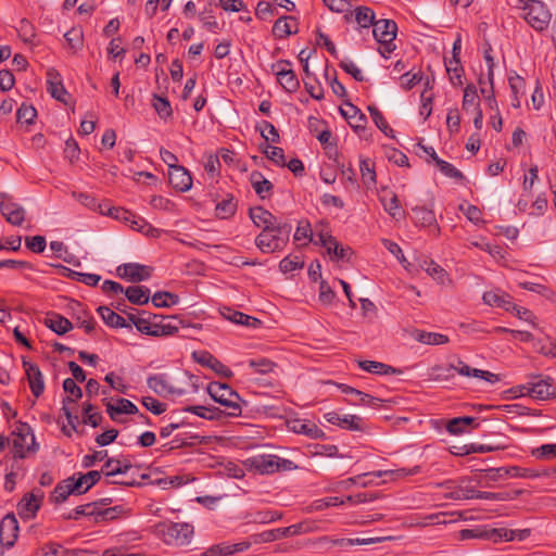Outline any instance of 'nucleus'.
Masks as SVG:
<instances>
[{
    "label": "nucleus",
    "instance_id": "f257e3e1",
    "mask_svg": "<svg viewBox=\"0 0 556 556\" xmlns=\"http://www.w3.org/2000/svg\"><path fill=\"white\" fill-rule=\"evenodd\" d=\"M210 396L222 406L225 407V413L229 417H238L242 413L240 403L241 396L227 383L213 381L206 387Z\"/></svg>",
    "mask_w": 556,
    "mask_h": 556
},
{
    "label": "nucleus",
    "instance_id": "f03ea898",
    "mask_svg": "<svg viewBox=\"0 0 556 556\" xmlns=\"http://www.w3.org/2000/svg\"><path fill=\"white\" fill-rule=\"evenodd\" d=\"M245 465L256 473L271 475L279 471L295 470L298 466L290 459L277 455H255L245 460Z\"/></svg>",
    "mask_w": 556,
    "mask_h": 556
},
{
    "label": "nucleus",
    "instance_id": "7ed1b4c3",
    "mask_svg": "<svg viewBox=\"0 0 556 556\" xmlns=\"http://www.w3.org/2000/svg\"><path fill=\"white\" fill-rule=\"evenodd\" d=\"M292 226L290 224L276 226L275 229L261 231L255 238V245L263 253L281 251L289 242Z\"/></svg>",
    "mask_w": 556,
    "mask_h": 556
},
{
    "label": "nucleus",
    "instance_id": "20e7f679",
    "mask_svg": "<svg viewBox=\"0 0 556 556\" xmlns=\"http://www.w3.org/2000/svg\"><path fill=\"white\" fill-rule=\"evenodd\" d=\"M522 3L521 16L535 30H544L552 18V14L545 3L539 0H519Z\"/></svg>",
    "mask_w": 556,
    "mask_h": 556
},
{
    "label": "nucleus",
    "instance_id": "39448f33",
    "mask_svg": "<svg viewBox=\"0 0 556 556\" xmlns=\"http://www.w3.org/2000/svg\"><path fill=\"white\" fill-rule=\"evenodd\" d=\"M163 541L167 545L184 546L190 543L193 527L187 522H168L159 526Z\"/></svg>",
    "mask_w": 556,
    "mask_h": 556
},
{
    "label": "nucleus",
    "instance_id": "423d86ee",
    "mask_svg": "<svg viewBox=\"0 0 556 556\" xmlns=\"http://www.w3.org/2000/svg\"><path fill=\"white\" fill-rule=\"evenodd\" d=\"M12 435L14 458H24L28 453L37 452L38 444L36 443L35 435L27 424L20 422L16 429L12 432Z\"/></svg>",
    "mask_w": 556,
    "mask_h": 556
},
{
    "label": "nucleus",
    "instance_id": "0eeeda50",
    "mask_svg": "<svg viewBox=\"0 0 556 556\" xmlns=\"http://www.w3.org/2000/svg\"><path fill=\"white\" fill-rule=\"evenodd\" d=\"M318 530L316 521L306 520L286 528H277L262 532L258 536L262 542H273L282 538L294 536Z\"/></svg>",
    "mask_w": 556,
    "mask_h": 556
},
{
    "label": "nucleus",
    "instance_id": "6e6552de",
    "mask_svg": "<svg viewBox=\"0 0 556 556\" xmlns=\"http://www.w3.org/2000/svg\"><path fill=\"white\" fill-rule=\"evenodd\" d=\"M397 25L392 20H380L374 24L372 34L375 39L381 45L383 50L380 53H391L395 50L394 39L396 37Z\"/></svg>",
    "mask_w": 556,
    "mask_h": 556
},
{
    "label": "nucleus",
    "instance_id": "1a4fd4ad",
    "mask_svg": "<svg viewBox=\"0 0 556 556\" xmlns=\"http://www.w3.org/2000/svg\"><path fill=\"white\" fill-rule=\"evenodd\" d=\"M271 68L277 76V81L287 92L293 93L300 88V81L289 61L280 60L273 64Z\"/></svg>",
    "mask_w": 556,
    "mask_h": 556
},
{
    "label": "nucleus",
    "instance_id": "9d476101",
    "mask_svg": "<svg viewBox=\"0 0 556 556\" xmlns=\"http://www.w3.org/2000/svg\"><path fill=\"white\" fill-rule=\"evenodd\" d=\"M523 394L539 401L551 400L556 396V386L549 377L541 378L535 382H528L522 386Z\"/></svg>",
    "mask_w": 556,
    "mask_h": 556
},
{
    "label": "nucleus",
    "instance_id": "9b49d317",
    "mask_svg": "<svg viewBox=\"0 0 556 556\" xmlns=\"http://www.w3.org/2000/svg\"><path fill=\"white\" fill-rule=\"evenodd\" d=\"M148 387L161 396H181L186 393L182 388H177L172 384L164 374L152 375L147 380Z\"/></svg>",
    "mask_w": 556,
    "mask_h": 556
},
{
    "label": "nucleus",
    "instance_id": "f8f14e48",
    "mask_svg": "<svg viewBox=\"0 0 556 556\" xmlns=\"http://www.w3.org/2000/svg\"><path fill=\"white\" fill-rule=\"evenodd\" d=\"M0 211L5 220L13 226H21L25 219L26 212L24 207L14 202L11 195L3 194Z\"/></svg>",
    "mask_w": 556,
    "mask_h": 556
},
{
    "label": "nucleus",
    "instance_id": "ddd939ff",
    "mask_svg": "<svg viewBox=\"0 0 556 556\" xmlns=\"http://www.w3.org/2000/svg\"><path fill=\"white\" fill-rule=\"evenodd\" d=\"M249 216L253 224L262 228V231L265 230H273L276 228V226L287 225L288 223L282 222L278 217H276L274 214H271L269 211L265 210L262 206L252 207L249 211Z\"/></svg>",
    "mask_w": 556,
    "mask_h": 556
},
{
    "label": "nucleus",
    "instance_id": "4468645a",
    "mask_svg": "<svg viewBox=\"0 0 556 556\" xmlns=\"http://www.w3.org/2000/svg\"><path fill=\"white\" fill-rule=\"evenodd\" d=\"M192 358L200 365L211 368L217 375L224 378L232 377V371L218 361L213 354L207 351H195L192 353Z\"/></svg>",
    "mask_w": 556,
    "mask_h": 556
},
{
    "label": "nucleus",
    "instance_id": "2eb2a0df",
    "mask_svg": "<svg viewBox=\"0 0 556 556\" xmlns=\"http://www.w3.org/2000/svg\"><path fill=\"white\" fill-rule=\"evenodd\" d=\"M23 368L25 370L29 389L35 397H39L45 391V380L38 365L23 357Z\"/></svg>",
    "mask_w": 556,
    "mask_h": 556
},
{
    "label": "nucleus",
    "instance_id": "dca6fc26",
    "mask_svg": "<svg viewBox=\"0 0 556 556\" xmlns=\"http://www.w3.org/2000/svg\"><path fill=\"white\" fill-rule=\"evenodd\" d=\"M117 275L131 282H140L150 278L151 268L138 263H127L117 267Z\"/></svg>",
    "mask_w": 556,
    "mask_h": 556
},
{
    "label": "nucleus",
    "instance_id": "f3484780",
    "mask_svg": "<svg viewBox=\"0 0 556 556\" xmlns=\"http://www.w3.org/2000/svg\"><path fill=\"white\" fill-rule=\"evenodd\" d=\"M42 497L43 493L40 490L26 494L17 504L18 515L23 519L34 518L40 508Z\"/></svg>",
    "mask_w": 556,
    "mask_h": 556
},
{
    "label": "nucleus",
    "instance_id": "a211bd4d",
    "mask_svg": "<svg viewBox=\"0 0 556 556\" xmlns=\"http://www.w3.org/2000/svg\"><path fill=\"white\" fill-rule=\"evenodd\" d=\"M18 522L13 514L4 516L0 522V543L12 547L17 539Z\"/></svg>",
    "mask_w": 556,
    "mask_h": 556
},
{
    "label": "nucleus",
    "instance_id": "6ab92c4d",
    "mask_svg": "<svg viewBox=\"0 0 556 556\" xmlns=\"http://www.w3.org/2000/svg\"><path fill=\"white\" fill-rule=\"evenodd\" d=\"M420 472V466H414L413 468H399L395 470H379L376 472H369L359 475L353 478H349L345 481H343V484H345V488H349L352 484H357L359 480L364 477L374 476L376 478H381L383 476H392L394 478H405L409 476H414Z\"/></svg>",
    "mask_w": 556,
    "mask_h": 556
},
{
    "label": "nucleus",
    "instance_id": "aec40b11",
    "mask_svg": "<svg viewBox=\"0 0 556 556\" xmlns=\"http://www.w3.org/2000/svg\"><path fill=\"white\" fill-rule=\"evenodd\" d=\"M168 181L179 192H186L192 187V177L181 165L168 169Z\"/></svg>",
    "mask_w": 556,
    "mask_h": 556
},
{
    "label": "nucleus",
    "instance_id": "412c9836",
    "mask_svg": "<svg viewBox=\"0 0 556 556\" xmlns=\"http://www.w3.org/2000/svg\"><path fill=\"white\" fill-rule=\"evenodd\" d=\"M340 112L355 131L365 130L367 117L353 103L345 102L343 106L340 108Z\"/></svg>",
    "mask_w": 556,
    "mask_h": 556
},
{
    "label": "nucleus",
    "instance_id": "4be33fe9",
    "mask_svg": "<svg viewBox=\"0 0 556 556\" xmlns=\"http://www.w3.org/2000/svg\"><path fill=\"white\" fill-rule=\"evenodd\" d=\"M325 419L331 424L339 426L345 430H362L363 420L356 415H343L336 412H329L324 415Z\"/></svg>",
    "mask_w": 556,
    "mask_h": 556
},
{
    "label": "nucleus",
    "instance_id": "5701e85b",
    "mask_svg": "<svg viewBox=\"0 0 556 556\" xmlns=\"http://www.w3.org/2000/svg\"><path fill=\"white\" fill-rule=\"evenodd\" d=\"M299 31V23L294 16L279 17L273 25V35L277 39H285Z\"/></svg>",
    "mask_w": 556,
    "mask_h": 556
},
{
    "label": "nucleus",
    "instance_id": "b1692460",
    "mask_svg": "<svg viewBox=\"0 0 556 556\" xmlns=\"http://www.w3.org/2000/svg\"><path fill=\"white\" fill-rule=\"evenodd\" d=\"M482 300L484 304L489 306H495L504 308L509 312L510 308H515V303L509 294L501 290H491L483 293Z\"/></svg>",
    "mask_w": 556,
    "mask_h": 556
},
{
    "label": "nucleus",
    "instance_id": "393cba45",
    "mask_svg": "<svg viewBox=\"0 0 556 556\" xmlns=\"http://www.w3.org/2000/svg\"><path fill=\"white\" fill-rule=\"evenodd\" d=\"M71 494H79V482L74 483V477H70L56 484L51 494V501L60 504L65 502Z\"/></svg>",
    "mask_w": 556,
    "mask_h": 556
},
{
    "label": "nucleus",
    "instance_id": "a878e982",
    "mask_svg": "<svg viewBox=\"0 0 556 556\" xmlns=\"http://www.w3.org/2000/svg\"><path fill=\"white\" fill-rule=\"evenodd\" d=\"M47 90L58 101L65 102V96L67 91L65 90L61 75L54 68H49L47 71Z\"/></svg>",
    "mask_w": 556,
    "mask_h": 556
},
{
    "label": "nucleus",
    "instance_id": "bb28decb",
    "mask_svg": "<svg viewBox=\"0 0 556 556\" xmlns=\"http://www.w3.org/2000/svg\"><path fill=\"white\" fill-rule=\"evenodd\" d=\"M450 369H455V371H457L460 376L480 378L490 383H495L500 380V377L491 371L471 368L463 361H458L457 366L451 365Z\"/></svg>",
    "mask_w": 556,
    "mask_h": 556
},
{
    "label": "nucleus",
    "instance_id": "cd10ccee",
    "mask_svg": "<svg viewBox=\"0 0 556 556\" xmlns=\"http://www.w3.org/2000/svg\"><path fill=\"white\" fill-rule=\"evenodd\" d=\"M132 467V464L129 458L122 457V458H109L105 464L102 466L101 472L106 477H114L117 475L126 473L130 468Z\"/></svg>",
    "mask_w": 556,
    "mask_h": 556
},
{
    "label": "nucleus",
    "instance_id": "c85d7f7f",
    "mask_svg": "<svg viewBox=\"0 0 556 556\" xmlns=\"http://www.w3.org/2000/svg\"><path fill=\"white\" fill-rule=\"evenodd\" d=\"M220 314L225 319H227L233 324H237V325H243V326H248V327H252V328H256L261 325L260 319L252 317L250 315H247L242 312L235 311L229 307H224L220 311Z\"/></svg>",
    "mask_w": 556,
    "mask_h": 556
},
{
    "label": "nucleus",
    "instance_id": "c756f323",
    "mask_svg": "<svg viewBox=\"0 0 556 556\" xmlns=\"http://www.w3.org/2000/svg\"><path fill=\"white\" fill-rule=\"evenodd\" d=\"M105 405L110 418L114 421H119L117 416L121 414L135 415L138 413L137 406L131 401L123 397L117 400L116 405H113L110 402Z\"/></svg>",
    "mask_w": 556,
    "mask_h": 556
},
{
    "label": "nucleus",
    "instance_id": "7c9ffc66",
    "mask_svg": "<svg viewBox=\"0 0 556 556\" xmlns=\"http://www.w3.org/2000/svg\"><path fill=\"white\" fill-rule=\"evenodd\" d=\"M380 202L383 205L384 211L393 218L403 216L404 212L401 208L400 200L394 192L390 190H383L382 194L380 195Z\"/></svg>",
    "mask_w": 556,
    "mask_h": 556
},
{
    "label": "nucleus",
    "instance_id": "2f4dec72",
    "mask_svg": "<svg viewBox=\"0 0 556 556\" xmlns=\"http://www.w3.org/2000/svg\"><path fill=\"white\" fill-rule=\"evenodd\" d=\"M359 368L375 375H400L402 370L376 361H359Z\"/></svg>",
    "mask_w": 556,
    "mask_h": 556
},
{
    "label": "nucleus",
    "instance_id": "473e14b6",
    "mask_svg": "<svg viewBox=\"0 0 556 556\" xmlns=\"http://www.w3.org/2000/svg\"><path fill=\"white\" fill-rule=\"evenodd\" d=\"M413 338L424 344L428 345H443L450 342L447 336L438 332H428L425 330H415Z\"/></svg>",
    "mask_w": 556,
    "mask_h": 556
},
{
    "label": "nucleus",
    "instance_id": "72a5a7b5",
    "mask_svg": "<svg viewBox=\"0 0 556 556\" xmlns=\"http://www.w3.org/2000/svg\"><path fill=\"white\" fill-rule=\"evenodd\" d=\"M250 181L256 194L262 199L268 197L274 188L273 184L260 172H252L250 175Z\"/></svg>",
    "mask_w": 556,
    "mask_h": 556
},
{
    "label": "nucleus",
    "instance_id": "f704fd0d",
    "mask_svg": "<svg viewBox=\"0 0 556 556\" xmlns=\"http://www.w3.org/2000/svg\"><path fill=\"white\" fill-rule=\"evenodd\" d=\"M237 201L232 194H227L225 199L220 200L215 205V215L218 218L226 219L236 214Z\"/></svg>",
    "mask_w": 556,
    "mask_h": 556
},
{
    "label": "nucleus",
    "instance_id": "c9c22d12",
    "mask_svg": "<svg viewBox=\"0 0 556 556\" xmlns=\"http://www.w3.org/2000/svg\"><path fill=\"white\" fill-rule=\"evenodd\" d=\"M97 312L101 316L102 320L112 328H125L130 327L124 317L112 311L108 306H99Z\"/></svg>",
    "mask_w": 556,
    "mask_h": 556
},
{
    "label": "nucleus",
    "instance_id": "e433bc0d",
    "mask_svg": "<svg viewBox=\"0 0 556 556\" xmlns=\"http://www.w3.org/2000/svg\"><path fill=\"white\" fill-rule=\"evenodd\" d=\"M505 473H508L509 477H513V478H525V479H535V478L549 476V472L547 470H538V469L519 467V466L507 467V470L505 471Z\"/></svg>",
    "mask_w": 556,
    "mask_h": 556
},
{
    "label": "nucleus",
    "instance_id": "4c0bfd02",
    "mask_svg": "<svg viewBox=\"0 0 556 556\" xmlns=\"http://www.w3.org/2000/svg\"><path fill=\"white\" fill-rule=\"evenodd\" d=\"M128 301L136 305H143L149 302L150 290L143 286L128 287L124 290Z\"/></svg>",
    "mask_w": 556,
    "mask_h": 556
},
{
    "label": "nucleus",
    "instance_id": "58836bf2",
    "mask_svg": "<svg viewBox=\"0 0 556 556\" xmlns=\"http://www.w3.org/2000/svg\"><path fill=\"white\" fill-rule=\"evenodd\" d=\"M101 470H91L87 473H78V478L74 477V483L79 482V494L86 493L101 479Z\"/></svg>",
    "mask_w": 556,
    "mask_h": 556
},
{
    "label": "nucleus",
    "instance_id": "ea45409f",
    "mask_svg": "<svg viewBox=\"0 0 556 556\" xmlns=\"http://www.w3.org/2000/svg\"><path fill=\"white\" fill-rule=\"evenodd\" d=\"M46 325L58 334H64L73 328L72 323L59 314H53L51 317H48Z\"/></svg>",
    "mask_w": 556,
    "mask_h": 556
},
{
    "label": "nucleus",
    "instance_id": "a19ab883",
    "mask_svg": "<svg viewBox=\"0 0 556 556\" xmlns=\"http://www.w3.org/2000/svg\"><path fill=\"white\" fill-rule=\"evenodd\" d=\"M292 430L296 433L305 434L312 439H318L324 435L323 430L319 429L315 424L305 422L302 420H295L293 422Z\"/></svg>",
    "mask_w": 556,
    "mask_h": 556
},
{
    "label": "nucleus",
    "instance_id": "79ce46f5",
    "mask_svg": "<svg viewBox=\"0 0 556 556\" xmlns=\"http://www.w3.org/2000/svg\"><path fill=\"white\" fill-rule=\"evenodd\" d=\"M321 542H330L333 545L340 546H352V545H368L381 542V538H370V539H330L328 536H323L319 539Z\"/></svg>",
    "mask_w": 556,
    "mask_h": 556
},
{
    "label": "nucleus",
    "instance_id": "37998d69",
    "mask_svg": "<svg viewBox=\"0 0 556 556\" xmlns=\"http://www.w3.org/2000/svg\"><path fill=\"white\" fill-rule=\"evenodd\" d=\"M64 38L73 53H77L83 49L84 34L80 28L73 27L64 34Z\"/></svg>",
    "mask_w": 556,
    "mask_h": 556
},
{
    "label": "nucleus",
    "instance_id": "c03bdc74",
    "mask_svg": "<svg viewBox=\"0 0 556 556\" xmlns=\"http://www.w3.org/2000/svg\"><path fill=\"white\" fill-rule=\"evenodd\" d=\"M463 110L466 112L481 110L478 102L477 88L473 85H468L464 90Z\"/></svg>",
    "mask_w": 556,
    "mask_h": 556
},
{
    "label": "nucleus",
    "instance_id": "a18cd8bd",
    "mask_svg": "<svg viewBox=\"0 0 556 556\" xmlns=\"http://www.w3.org/2000/svg\"><path fill=\"white\" fill-rule=\"evenodd\" d=\"M445 67L447 73L451 75V81L454 85H462L464 68L460 64L459 58H451L448 60H445Z\"/></svg>",
    "mask_w": 556,
    "mask_h": 556
},
{
    "label": "nucleus",
    "instance_id": "49530a36",
    "mask_svg": "<svg viewBox=\"0 0 556 556\" xmlns=\"http://www.w3.org/2000/svg\"><path fill=\"white\" fill-rule=\"evenodd\" d=\"M179 296L167 291L155 292L152 296V303L156 307H170L178 304Z\"/></svg>",
    "mask_w": 556,
    "mask_h": 556
},
{
    "label": "nucleus",
    "instance_id": "de8ad7c7",
    "mask_svg": "<svg viewBox=\"0 0 556 556\" xmlns=\"http://www.w3.org/2000/svg\"><path fill=\"white\" fill-rule=\"evenodd\" d=\"M413 219L416 225L428 227L435 223L434 213L426 207L413 208Z\"/></svg>",
    "mask_w": 556,
    "mask_h": 556
},
{
    "label": "nucleus",
    "instance_id": "09e8293b",
    "mask_svg": "<svg viewBox=\"0 0 556 556\" xmlns=\"http://www.w3.org/2000/svg\"><path fill=\"white\" fill-rule=\"evenodd\" d=\"M421 267L430 275L433 279H435L439 283H445L448 280L447 274L444 268H442L439 264L430 261H424Z\"/></svg>",
    "mask_w": 556,
    "mask_h": 556
},
{
    "label": "nucleus",
    "instance_id": "8fccbe9b",
    "mask_svg": "<svg viewBox=\"0 0 556 556\" xmlns=\"http://www.w3.org/2000/svg\"><path fill=\"white\" fill-rule=\"evenodd\" d=\"M361 175L364 185L367 187L375 186L376 184V172L375 164L370 160H362L359 163Z\"/></svg>",
    "mask_w": 556,
    "mask_h": 556
},
{
    "label": "nucleus",
    "instance_id": "3c124183",
    "mask_svg": "<svg viewBox=\"0 0 556 556\" xmlns=\"http://www.w3.org/2000/svg\"><path fill=\"white\" fill-rule=\"evenodd\" d=\"M355 20L359 26L368 28L376 23L375 12L368 7H358L355 9Z\"/></svg>",
    "mask_w": 556,
    "mask_h": 556
},
{
    "label": "nucleus",
    "instance_id": "603ef678",
    "mask_svg": "<svg viewBox=\"0 0 556 556\" xmlns=\"http://www.w3.org/2000/svg\"><path fill=\"white\" fill-rule=\"evenodd\" d=\"M126 513L125 508L122 505H116L109 508L100 509L97 506V517L96 521H108V520H115L122 515Z\"/></svg>",
    "mask_w": 556,
    "mask_h": 556
},
{
    "label": "nucleus",
    "instance_id": "864d4df0",
    "mask_svg": "<svg viewBox=\"0 0 556 556\" xmlns=\"http://www.w3.org/2000/svg\"><path fill=\"white\" fill-rule=\"evenodd\" d=\"M344 504V500L338 496H330L315 500L309 506V511H320L328 507L340 506Z\"/></svg>",
    "mask_w": 556,
    "mask_h": 556
},
{
    "label": "nucleus",
    "instance_id": "5fc2aeb1",
    "mask_svg": "<svg viewBox=\"0 0 556 556\" xmlns=\"http://www.w3.org/2000/svg\"><path fill=\"white\" fill-rule=\"evenodd\" d=\"M369 114L376 126L386 135L393 137V129L389 127L384 116L376 106H368Z\"/></svg>",
    "mask_w": 556,
    "mask_h": 556
},
{
    "label": "nucleus",
    "instance_id": "6e6d98bb",
    "mask_svg": "<svg viewBox=\"0 0 556 556\" xmlns=\"http://www.w3.org/2000/svg\"><path fill=\"white\" fill-rule=\"evenodd\" d=\"M152 105L161 118L170 117L173 114L170 103L168 99L165 97L153 94Z\"/></svg>",
    "mask_w": 556,
    "mask_h": 556
},
{
    "label": "nucleus",
    "instance_id": "4d7b16f0",
    "mask_svg": "<svg viewBox=\"0 0 556 556\" xmlns=\"http://www.w3.org/2000/svg\"><path fill=\"white\" fill-rule=\"evenodd\" d=\"M63 389L70 395L65 397V403H75L83 396L81 389L76 384L75 380L72 378H66L63 381Z\"/></svg>",
    "mask_w": 556,
    "mask_h": 556
},
{
    "label": "nucleus",
    "instance_id": "13d9d810",
    "mask_svg": "<svg viewBox=\"0 0 556 556\" xmlns=\"http://www.w3.org/2000/svg\"><path fill=\"white\" fill-rule=\"evenodd\" d=\"M134 325L141 333L157 337V331L154 330L155 324L150 321V314L142 312L139 318L134 321Z\"/></svg>",
    "mask_w": 556,
    "mask_h": 556
},
{
    "label": "nucleus",
    "instance_id": "bf43d9fd",
    "mask_svg": "<svg viewBox=\"0 0 556 556\" xmlns=\"http://www.w3.org/2000/svg\"><path fill=\"white\" fill-rule=\"evenodd\" d=\"M97 505L98 502L88 503L85 505L77 506L72 513L66 516V519L77 520L81 516H93L97 517Z\"/></svg>",
    "mask_w": 556,
    "mask_h": 556
},
{
    "label": "nucleus",
    "instance_id": "052dcab7",
    "mask_svg": "<svg viewBox=\"0 0 556 556\" xmlns=\"http://www.w3.org/2000/svg\"><path fill=\"white\" fill-rule=\"evenodd\" d=\"M84 417L83 421L84 424L90 425L93 428H97L100 426L103 417L100 413L93 412V405L90 403H84Z\"/></svg>",
    "mask_w": 556,
    "mask_h": 556
},
{
    "label": "nucleus",
    "instance_id": "680f3d73",
    "mask_svg": "<svg viewBox=\"0 0 556 556\" xmlns=\"http://www.w3.org/2000/svg\"><path fill=\"white\" fill-rule=\"evenodd\" d=\"M535 350L544 356L556 357V340L552 338L539 340L535 344Z\"/></svg>",
    "mask_w": 556,
    "mask_h": 556
},
{
    "label": "nucleus",
    "instance_id": "e2e57ef3",
    "mask_svg": "<svg viewBox=\"0 0 556 556\" xmlns=\"http://www.w3.org/2000/svg\"><path fill=\"white\" fill-rule=\"evenodd\" d=\"M249 366L258 374H268L274 370L276 364L268 358L260 357L250 359Z\"/></svg>",
    "mask_w": 556,
    "mask_h": 556
},
{
    "label": "nucleus",
    "instance_id": "0e129e2a",
    "mask_svg": "<svg viewBox=\"0 0 556 556\" xmlns=\"http://www.w3.org/2000/svg\"><path fill=\"white\" fill-rule=\"evenodd\" d=\"M293 239H294V241H298V242H300L302 240H306V242L304 243L305 245L308 242L313 241V232H312V228H311V225L308 222L301 220L299 223V225L295 229Z\"/></svg>",
    "mask_w": 556,
    "mask_h": 556
},
{
    "label": "nucleus",
    "instance_id": "69168bd1",
    "mask_svg": "<svg viewBox=\"0 0 556 556\" xmlns=\"http://www.w3.org/2000/svg\"><path fill=\"white\" fill-rule=\"evenodd\" d=\"M37 116V111L33 105L22 104L16 112V119L18 123L31 124Z\"/></svg>",
    "mask_w": 556,
    "mask_h": 556
},
{
    "label": "nucleus",
    "instance_id": "338daca9",
    "mask_svg": "<svg viewBox=\"0 0 556 556\" xmlns=\"http://www.w3.org/2000/svg\"><path fill=\"white\" fill-rule=\"evenodd\" d=\"M263 152L266 154L267 159L274 162L276 165L286 166V157L285 152L279 147H270L266 144Z\"/></svg>",
    "mask_w": 556,
    "mask_h": 556
},
{
    "label": "nucleus",
    "instance_id": "774afa93",
    "mask_svg": "<svg viewBox=\"0 0 556 556\" xmlns=\"http://www.w3.org/2000/svg\"><path fill=\"white\" fill-rule=\"evenodd\" d=\"M16 29L18 31L20 37L25 42H31L36 36L34 26L26 18H22L20 21Z\"/></svg>",
    "mask_w": 556,
    "mask_h": 556
}]
</instances>
